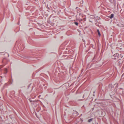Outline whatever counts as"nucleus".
<instances>
[{
    "mask_svg": "<svg viewBox=\"0 0 124 124\" xmlns=\"http://www.w3.org/2000/svg\"><path fill=\"white\" fill-rule=\"evenodd\" d=\"M74 23L77 26H78V23L77 22H74Z\"/></svg>",
    "mask_w": 124,
    "mask_h": 124,
    "instance_id": "nucleus-5",
    "label": "nucleus"
},
{
    "mask_svg": "<svg viewBox=\"0 0 124 124\" xmlns=\"http://www.w3.org/2000/svg\"><path fill=\"white\" fill-rule=\"evenodd\" d=\"M116 100H117V101H118L119 100V99H117V98Z\"/></svg>",
    "mask_w": 124,
    "mask_h": 124,
    "instance_id": "nucleus-8",
    "label": "nucleus"
},
{
    "mask_svg": "<svg viewBox=\"0 0 124 124\" xmlns=\"http://www.w3.org/2000/svg\"><path fill=\"white\" fill-rule=\"evenodd\" d=\"M96 25H97V23H96Z\"/></svg>",
    "mask_w": 124,
    "mask_h": 124,
    "instance_id": "nucleus-12",
    "label": "nucleus"
},
{
    "mask_svg": "<svg viewBox=\"0 0 124 124\" xmlns=\"http://www.w3.org/2000/svg\"><path fill=\"white\" fill-rule=\"evenodd\" d=\"M22 46V45H20V47H21V46Z\"/></svg>",
    "mask_w": 124,
    "mask_h": 124,
    "instance_id": "nucleus-14",
    "label": "nucleus"
},
{
    "mask_svg": "<svg viewBox=\"0 0 124 124\" xmlns=\"http://www.w3.org/2000/svg\"><path fill=\"white\" fill-rule=\"evenodd\" d=\"M96 25H97V23H96Z\"/></svg>",
    "mask_w": 124,
    "mask_h": 124,
    "instance_id": "nucleus-13",
    "label": "nucleus"
},
{
    "mask_svg": "<svg viewBox=\"0 0 124 124\" xmlns=\"http://www.w3.org/2000/svg\"><path fill=\"white\" fill-rule=\"evenodd\" d=\"M89 21H90V22H92V21H91V20H89Z\"/></svg>",
    "mask_w": 124,
    "mask_h": 124,
    "instance_id": "nucleus-9",
    "label": "nucleus"
},
{
    "mask_svg": "<svg viewBox=\"0 0 124 124\" xmlns=\"http://www.w3.org/2000/svg\"><path fill=\"white\" fill-rule=\"evenodd\" d=\"M98 17V16H97L91 15L90 16V17L91 18L94 19V20H95Z\"/></svg>",
    "mask_w": 124,
    "mask_h": 124,
    "instance_id": "nucleus-1",
    "label": "nucleus"
},
{
    "mask_svg": "<svg viewBox=\"0 0 124 124\" xmlns=\"http://www.w3.org/2000/svg\"><path fill=\"white\" fill-rule=\"evenodd\" d=\"M21 50H23V48H21Z\"/></svg>",
    "mask_w": 124,
    "mask_h": 124,
    "instance_id": "nucleus-10",
    "label": "nucleus"
},
{
    "mask_svg": "<svg viewBox=\"0 0 124 124\" xmlns=\"http://www.w3.org/2000/svg\"><path fill=\"white\" fill-rule=\"evenodd\" d=\"M118 54V53H116V54H117H117H118H118Z\"/></svg>",
    "mask_w": 124,
    "mask_h": 124,
    "instance_id": "nucleus-11",
    "label": "nucleus"
},
{
    "mask_svg": "<svg viewBox=\"0 0 124 124\" xmlns=\"http://www.w3.org/2000/svg\"><path fill=\"white\" fill-rule=\"evenodd\" d=\"M84 97V95H83V98Z\"/></svg>",
    "mask_w": 124,
    "mask_h": 124,
    "instance_id": "nucleus-17",
    "label": "nucleus"
},
{
    "mask_svg": "<svg viewBox=\"0 0 124 124\" xmlns=\"http://www.w3.org/2000/svg\"><path fill=\"white\" fill-rule=\"evenodd\" d=\"M116 54H115L113 56H112V59H116Z\"/></svg>",
    "mask_w": 124,
    "mask_h": 124,
    "instance_id": "nucleus-2",
    "label": "nucleus"
},
{
    "mask_svg": "<svg viewBox=\"0 0 124 124\" xmlns=\"http://www.w3.org/2000/svg\"><path fill=\"white\" fill-rule=\"evenodd\" d=\"M8 56L9 57V55L8 54Z\"/></svg>",
    "mask_w": 124,
    "mask_h": 124,
    "instance_id": "nucleus-16",
    "label": "nucleus"
},
{
    "mask_svg": "<svg viewBox=\"0 0 124 124\" xmlns=\"http://www.w3.org/2000/svg\"><path fill=\"white\" fill-rule=\"evenodd\" d=\"M111 85H109V88H110V87H111Z\"/></svg>",
    "mask_w": 124,
    "mask_h": 124,
    "instance_id": "nucleus-7",
    "label": "nucleus"
},
{
    "mask_svg": "<svg viewBox=\"0 0 124 124\" xmlns=\"http://www.w3.org/2000/svg\"><path fill=\"white\" fill-rule=\"evenodd\" d=\"M6 70V71H7V69H6V70Z\"/></svg>",
    "mask_w": 124,
    "mask_h": 124,
    "instance_id": "nucleus-15",
    "label": "nucleus"
},
{
    "mask_svg": "<svg viewBox=\"0 0 124 124\" xmlns=\"http://www.w3.org/2000/svg\"><path fill=\"white\" fill-rule=\"evenodd\" d=\"M97 32H98V35L99 37L101 36V34H100V32L99 29L97 30Z\"/></svg>",
    "mask_w": 124,
    "mask_h": 124,
    "instance_id": "nucleus-3",
    "label": "nucleus"
},
{
    "mask_svg": "<svg viewBox=\"0 0 124 124\" xmlns=\"http://www.w3.org/2000/svg\"><path fill=\"white\" fill-rule=\"evenodd\" d=\"M86 18H84L83 20L84 21H85L86 20Z\"/></svg>",
    "mask_w": 124,
    "mask_h": 124,
    "instance_id": "nucleus-6",
    "label": "nucleus"
},
{
    "mask_svg": "<svg viewBox=\"0 0 124 124\" xmlns=\"http://www.w3.org/2000/svg\"><path fill=\"white\" fill-rule=\"evenodd\" d=\"M114 16V15L113 14H111L110 16V18L111 19Z\"/></svg>",
    "mask_w": 124,
    "mask_h": 124,
    "instance_id": "nucleus-4",
    "label": "nucleus"
}]
</instances>
